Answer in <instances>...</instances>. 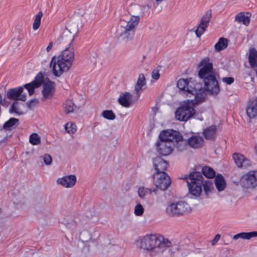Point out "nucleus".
<instances>
[{
    "mask_svg": "<svg viewBox=\"0 0 257 257\" xmlns=\"http://www.w3.org/2000/svg\"><path fill=\"white\" fill-rule=\"evenodd\" d=\"M78 32V26L75 24H69L56 40L55 43L65 49L57 58L53 57L50 62V67L55 76H61L63 72L68 71L72 66L74 58L73 42Z\"/></svg>",
    "mask_w": 257,
    "mask_h": 257,
    "instance_id": "nucleus-1",
    "label": "nucleus"
},
{
    "mask_svg": "<svg viewBox=\"0 0 257 257\" xmlns=\"http://www.w3.org/2000/svg\"><path fill=\"white\" fill-rule=\"evenodd\" d=\"M44 82V76L41 73H39L32 82L26 84L24 87L28 91L29 95L31 96L34 93L35 88L40 86Z\"/></svg>",
    "mask_w": 257,
    "mask_h": 257,
    "instance_id": "nucleus-15",
    "label": "nucleus"
},
{
    "mask_svg": "<svg viewBox=\"0 0 257 257\" xmlns=\"http://www.w3.org/2000/svg\"><path fill=\"white\" fill-rule=\"evenodd\" d=\"M235 20L238 22H242L245 26L248 25L250 19L249 16L245 15L244 13H240L235 17Z\"/></svg>",
    "mask_w": 257,
    "mask_h": 257,
    "instance_id": "nucleus-29",
    "label": "nucleus"
},
{
    "mask_svg": "<svg viewBox=\"0 0 257 257\" xmlns=\"http://www.w3.org/2000/svg\"><path fill=\"white\" fill-rule=\"evenodd\" d=\"M222 80L223 82L226 83L227 84H231L233 82L234 78L231 77H223L222 79Z\"/></svg>",
    "mask_w": 257,
    "mask_h": 257,
    "instance_id": "nucleus-45",
    "label": "nucleus"
},
{
    "mask_svg": "<svg viewBox=\"0 0 257 257\" xmlns=\"http://www.w3.org/2000/svg\"><path fill=\"white\" fill-rule=\"evenodd\" d=\"M118 101L119 104L122 106L128 107L133 102L132 95L129 92H126L120 95Z\"/></svg>",
    "mask_w": 257,
    "mask_h": 257,
    "instance_id": "nucleus-23",
    "label": "nucleus"
},
{
    "mask_svg": "<svg viewBox=\"0 0 257 257\" xmlns=\"http://www.w3.org/2000/svg\"><path fill=\"white\" fill-rule=\"evenodd\" d=\"M209 61L208 57H205L198 64V67H201L199 70L198 76L204 82V87L202 89L204 93L207 92L211 95H217L220 92V87L216 73L213 71L212 63Z\"/></svg>",
    "mask_w": 257,
    "mask_h": 257,
    "instance_id": "nucleus-3",
    "label": "nucleus"
},
{
    "mask_svg": "<svg viewBox=\"0 0 257 257\" xmlns=\"http://www.w3.org/2000/svg\"><path fill=\"white\" fill-rule=\"evenodd\" d=\"M154 184L157 188L166 190L170 186L171 181L169 176L166 173L154 175Z\"/></svg>",
    "mask_w": 257,
    "mask_h": 257,
    "instance_id": "nucleus-11",
    "label": "nucleus"
},
{
    "mask_svg": "<svg viewBox=\"0 0 257 257\" xmlns=\"http://www.w3.org/2000/svg\"><path fill=\"white\" fill-rule=\"evenodd\" d=\"M156 189H148L144 187H140L138 189V192L139 197L141 198H144L147 194H151L152 192H156Z\"/></svg>",
    "mask_w": 257,
    "mask_h": 257,
    "instance_id": "nucleus-34",
    "label": "nucleus"
},
{
    "mask_svg": "<svg viewBox=\"0 0 257 257\" xmlns=\"http://www.w3.org/2000/svg\"><path fill=\"white\" fill-rule=\"evenodd\" d=\"M233 158L235 163L239 168H247L250 165V162L244 156L239 154H234Z\"/></svg>",
    "mask_w": 257,
    "mask_h": 257,
    "instance_id": "nucleus-20",
    "label": "nucleus"
},
{
    "mask_svg": "<svg viewBox=\"0 0 257 257\" xmlns=\"http://www.w3.org/2000/svg\"><path fill=\"white\" fill-rule=\"evenodd\" d=\"M65 129L68 134H74L76 132L77 126L74 123L68 122L65 124Z\"/></svg>",
    "mask_w": 257,
    "mask_h": 257,
    "instance_id": "nucleus-37",
    "label": "nucleus"
},
{
    "mask_svg": "<svg viewBox=\"0 0 257 257\" xmlns=\"http://www.w3.org/2000/svg\"><path fill=\"white\" fill-rule=\"evenodd\" d=\"M38 103V100L37 99H34L31 100L30 101L28 102V107L31 109L33 107L36 105V104Z\"/></svg>",
    "mask_w": 257,
    "mask_h": 257,
    "instance_id": "nucleus-44",
    "label": "nucleus"
},
{
    "mask_svg": "<svg viewBox=\"0 0 257 257\" xmlns=\"http://www.w3.org/2000/svg\"><path fill=\"white\" fill-rule=\"evenodd\" d=\"M21 103L16 101L13 102L10 109V113H16L18 115H22L24 113L20 109Z\"/></svg>",
    "mask_w": 257,
    "mask_h": 257,
    "instance_id": "nucleus-35",
    "label": "nucleus"
},
{
    "mask_svg": "<svg viewBox=\"0 0 257 257\" xmlns=\"http://www.w3.org/2000/svg\"><path fill=\"white\" fill-rule=\"evenodd\" d=\"M211 18V13L210 11H207L202 16L200 23L195 31L196 35L199 38L205 31L206 28L209 25L210 20Z\"/></svg>",
    "mask_w": 257,
    "mask_h": 257,
    "instance_id": "nucleus-13",
    "label": "nucleus"
},
{
    "mask_svg": "<svg viewBox=\"0 0 257 257\" xmlns=\"http://www.w3.org/2000/svg\"><path fill=\"white\" fill-rule=\"evenodd\" d=\"M157 152L163 156L170 155L173 151L172 143L160 140L156 144Z\"/></svg>",
    "mask_w": 257,
    "mask_h": 257,
    "instance_id": "nucleus-17",
    "label": "nucleus"
},
{
    "mask_svg": "<svg viewBox=\"0 0 257 257\" xmlns=\"http://www.w3.org/2000/svg\"><path fill=\"white\" fill-rule=\"evenodd\" d=\"M220 235L219 234H216L213 239L212 240V244H215L220 239Z\"/></svg>",
    "mask_w": 257,
    "mask_h": 257,
    "instance_id": "nucleus-46",
    "label": "nucleus"
},
{
    "mask_svg": "<svg viewBox=\"0 0 257 257\" xmlns=\"http://www.w3.org/2000/svg\"><path fill=\"white\" fill-rule=\"evenodd\" d=\"M160 140L172 143L176 142L179 145L183 143V137L178 134V132L172 130L164 131L159 135Z\"/></svg>",
    "mask_w": 257,
    "mask_h": 257,
    "instance_id": "nucleus-10",
    "label": "nucleus"
},
{
    "mask_svg": "<svg viewBox=\"0 0 257 257\" xmlns=\"http://www.w3.org/2000/svg\"><path fill=\"white\" fill-rule=\"evenodd\" d=\"M257 51L255 49L252 48L249 52L248 56L249 63L252 67L257 66Z\"/></svg>",
    "mask_w": 257,
    "mask_h": 257,
    "instance_id": "nucleus-27",
    "label": "nucleus"
},
{
    "mask_svg": "<svg viewBox=\"0 0 257 257\" xmlns=\"http://www.w3.org/2000/svg\"><path fill=\"white\" fill-rule=\"evenodd\" d=\"M190 210L189 204L183 201L171 203L166 208V213L171 216L183 215Z\"/></svg>",
    "mask_w": 257,
    "mask_h": 257,
    "instance_id": "nucleus-8",
    "label": "nucleus"
},
{
    "mask_svg": "<svg viewBox=\"0 0 257 257\" xmlns=\"http://www.w3.org/2000/svg\"><path fill=\"white\" fill-rule=\"evenodd\" d=\"M169 166V163L160 157H157L153 160V167L156 171L155 174L166 173Z\"/></svg>",
    "mask_w": 257,
    "mask_h": 257,
    "instance_id": "nucleus-16",
    "label": "nucleus"
},
{
    "mask_svg": "<svg viewBox=\"0 0 257 257\" xmlns=\"http://www.w3.org/2000/svg\"><path fill=\"white\" fill-rule=\"evenodd\" d=\"M254 150L255 151L256 155H257V144L254 147Z\"/></svg>",
    "mask_w": 257,
    "mask_h": 257,
    "instance_id": "nucleus-49",
    "label": "nucleus"
},
{
    "mask_svg": "<svg viewBox=\"0 0 257 257\" xmlns=\"http://www.w3.org/2000/svg\"><path fill=\"white\" fill-rule=\"evenodd\" d=\"M150 8L147 6H133L132 8V15L126 20H121L117 30L118 38L124 42L132 41L135 36L137 26L140 22V16L144 14L146 9Z\"/></svg>",
    "mask_w": 257,
    "mask_h": 257,
    "instance_id": "nucleus-2",
    "label": "nucleus"
},
{
    "mask_svg": "<svg viewBox=\"0 0 257 257\" xmlns=\"http://www.w3.org/2000/svg\"><path fill=\"white\" fill-rule=\"evenodd\" d=\"M202 175L198 172H193L189 174L188 177L183 179L187 180L189 193L195 196H199L202 192Z\"/></svg>",
    "mask_w": 257,
    "mask_h": 257,
    "instance_id": "nucleus-7",
    "label": "nucleus"
},
{
    "mask_svg": "<svg viewBox=\"0 0 257 257\" xmlns=\"http://www.w3.org/2000/svg\"><path fill=\"white\" fill-rule=\"evenodd\" d=\"M203 174L207 178H213L215 176V171L210 167L204 166L202 168Z\"/></svg>",
    "mask_w": 257,
    "mask_h": 257,
    "instance_id": "nucleus-30",
    "label": "nucleus"
},
{
    "mask_svg": "<svg viewBox=\"0 0 257 257\" xmlns=\"http://www.w3.org/2000/svg\"><path fill=\"white\" fill-rule=\"evenodd\" d=\"M144 212V208L143 206L140 204H137L134 208V213L136 216H142Z\"/></svg>",
    "mask_w": 257,
    "mask_h": 257,
    "instance_id": "nucleus-41",
    "label": "nucleus"
},
{
    "mask_svg": "<svg viewBox=\"0 0 257 257\" xmlns=\"http://www.w3.org/2000/svg\"><path fill=\"white\" fill-rule=\"evenodd\" d=\"M19 119L14 117L11 118L7 121L3 125V128L7 131H11L12 127L16 124L18 123Z\"/></svg>",
    "mask_w": 257,
    "mask_h": 257,
    "instance_id": "nucleus-32",
    "label": "nucleus"
},
{
    "mask_svg": "<svg viewBox=\"0 0 257 257\" xmlns=\"http://www.w3.org/2000/svg\"><path fill=\"white\" fill-rule=\"evenodd\" d=\"M65 225L67 228L74 231H79L80 230L79 225L77 224L76 221L73 220L67 222L65 224Z\"/></svg>",
    "mask_w": 257,
    "mask_h": 257,
    "instance_id": "nucleus-38",
    "label": "nucleus"
},
{
    "mask_svg": "<svg viewBox=\"0 0 257 257\" xmlns=\"http://www.w3.org/2000/svg\"><path fill=\"white\" fill-rule=\"evenodd\" d=\"M244 188L253 189L257 186V171H251L244 174L240 180Z\"/></svg>",
    "mask_w": 257,
    "mask_h": 257,
    "instance_id": "nucleus-9",
    "label": "nucleus"
},
{
    "mask_svg": "<svg viewBox=\"0 0 257 257\" xmlns=\"http://www.w3.org/2000/svg\"><path fill=\"white\" fill-rule=\"evenodd\" d=\"M203 139L199 136H192L188 139L187 143L189 146L194 149H197L203 146Z\"/></svg>",
    "mask_w": 257,
    "mask_h": 257,
    "instance_id": "nucleus-22",
    "label": "nucleus"
},
{
    "mask_svg": "<svg viewBox=\"0 0 257 257\" xmlns=\"http://www.w3.org/2000/svg\"><path fill=\"white\" fill-rule=\"evenodd\" d=\"M177 87L180 90H183L188 94L194 95L196 102H200L205 98L204 90L202 84L197 83L192 78L180 79L177 82Z\"/></svg>",
    "mask_w": 257,
    "mask_h": 257,
    "instance_id": "nucleus-5",
    "label": "nucleus"
},
{
    "mask_svg": "<svg viewBox=\"0 0 257 257\" xmlns=\"http://www.w3.org/2000/svg\"><path fill=\"white\" fill-rule=\"evenodd\" d=\"M24 88L22 86L11 88L9 89L7 92V97L10 100H21L25 101L26 100V94H22Z\"/></svg>",
    "mask_w": 257,
    "mask_h": 257,
    "instance_id": "nucleus-12",
    "label": "nucleus"
},
{
    "mask_svg": "<svg viewBox=\"0 0 257 257\" xmlns=\"http://www.w3.org/2000/svg\"><path fill=\"white\" fill-rule=\"evenodd\" d=\"M194 100H187L182 102L175 111V117L180 121H186L195 113V104H198Z\"/></svg>",
    "mask_w": 257,
    "mask_h": 257,
    "instance_id": "nucleus-6",
    "label": "nucleus"
},
{
    "mask_svg": "<svg viewBox=\"0 0 257 257\" xmlns=\"http://www.w3.org/2000/svg\"><path fill=\"white\" fill-rule=\"evenodd\" d=\"M214 183L217 189L219 191H223L226 187V182L223 177L220 175L218 174L215 178Z\"/></svg>",
    "mask_w": 257,
    "mask_h": 257,
    "instance_id": "nucleus-25",
    "label": "nucleus"
},
{
    "mask_svg": "<svg viewBox=\"0 0 257 257\" xmlns=\"http://www.w3.org/2000/svg\"><path fill=\"white\" fill-rule=\"evenodd\" d=\"M138 241L140 242L141 248L151 251L152 256L163 253L167 247L171 245V242L168 239L156 234H147L140 237Z\"/></svg>",
    "mask_w": 257,
    "mask_h": 257,
    "instance_id": "nucleus-4",
    "label": "nucleus"
},
{
    "mask_svg": "<svg viewBox=\"0 0 257 257\" xmlns=\"http://www.w3.org/2000/svg\"><path fill=\"white\" fill-rule=\"evenodd\" d=\"M55 91V83L48 80L43 83L42 93V100H46L52 98Z\"/></svg>",
    "mask_w": 257,
    "mask_h": 257,
    "instance_id": "nucleus-14",
    "label": "nucleus"
},
{
    "mask_svg": "<svg viewBox=\"0 0 257 257\" xmlns=\"http://www.w3.org/2000/svg\"><path fill=\"white\" fill-rule=\"evenodd\" d=\"M252 237H253V231H251L249 232H241L236 234L233 236V239L234 240H237L239 238L250 239Z\"/></svg>",
    "mask_w": 257,
    "mask_h": 257,
    "instance_id": "nucleus-31",
    "label": "nucleus"
},
{
    "mask_svg": "<svg viewBox=\"0 0 257 257\" xmlns=\"http://www.w3.org/2000/svg\"><path fill=\"white\" fill-rule=\"evenodd\" d=\"M216 132V126L212 125L205 129L203 131V135L206 139L214 140L215 138Z\"/></svg>",
    "mask_w": 257,
    "mask_h": 257,
    "instance_id": "nucleus-24",
    "label": "nucleus"
},
{
    "mask_svg": "<svg viewBox=\"0 0 257 257\" xmlns=\"http://www.w3.org/2000/svg\"><path fill=\"white\" fill-rule=\"evenodd\" d=\"M178 149L180 151L182 150L183 148H180L179 146H178Z\"/></svg>",
    "mask_w": 257,
    "mask_h": 257,
    "instance_id": "nucleus-50",
    "label": "nucleus"
},
{
    "mask_svg": "<svg viewBox=\"0 0 257 257\" xmlns=\"http://www.w3.org/2000/svg\"><path fill=\"white\" fill-rule=\"evenodd\" d=\"M40 158L43 159L44 163L46 165H49L51 164L52 161V157L49 154H45L44 156L40 157Z\"/></svg>",
    "mask_w": 257,
    "mask_h": 257,
    "instance_id": "nucleus-42",
    "label": "nucleus"
},
{
    "mask_svg": "<svg viewBox=\"0 0 257 257\" xmlns=\"http://www.w3.org/2000/svg\"><path fill=\"white\" fill-rule=\"evenodd\" d=\"M253 237H257V231H253Z\"/></svg>",
    "mask_w": 257,
    "mask_h": 257,
    "instance_id": "nucleus-48",
    "label": "nucleus"
},
{
    "mask_svg": "<svg viewBox=\"0 0 257 257\" xmlns=\"http://www.w3.org/2000/svg\"><path fill=\"white\" fill-rule=\"evenodd\" d=\"M53 45V42H50L49 43V44L48 45V46H47V47L46 48V50H47V52L50 51V50L52 49Z\"/></svg>",
    "mask_w": 257,
    "mask_h": 257,
    "instance_id": "nucleus-47",
    "label": "nucleus"
},
{
    "mask_svg": "<svg viewBox=\"0 0 257 257\" xmlns=\"http://www.w3.org/2000/svg\"><path fill=\"white\" fill-rule=\"evenodd\" d=\"M202 185L203 186L204 191L206 196H208L209 193H210L213 190H214V187L212 183L209 181H202Z\"/></svg>",
    "mask_w": 257,
    "mask_h": 257,
    "instance_id": "nucleus-33",
    "label": "nucleus"
},
{
    "mask_svg": "<svg viewBox=\"0 0 257 257\" xmlns=\"http://www.w3.org/2000/svg\"><path fill=\"white\" fill-rule=\"evenodd\" d=\"M246 114L250 118H254L257 115V98L252 97L247 104Z\"/></svg>",
    "mask_w": 257,
    "mask_h": 257,
    "instance_id": "nucleus-19",
    "label": "nucleus"
},
{
    "mask_svg": "<svg viewBox=\"0 0 257 257\" xmlns=\"http://www.w3.org/2000/svg\"><path fill=\"white\" fill-rule=\"evenodd\" d=\"M76 177L70 175L59 178L57 180V183L65 188H72L76 182Z\"/></svg>",
    "mask_w": 257,
    "mask_h": 257,
    "instance_id": "nucleus-18",
    "label": "nucleus"
},
{
    "mask_svg": "<svg viewBox=\"0 0 257 257\" xmlns=\"http://www.w3.org/2000/svg\"><path fill=\"white\" fill-rule=\"evenodd\" d=\"M146 84V79L144 75L142 73L140 74L135 87V91L136 93V97H137L136 98V100H138L140 96V92L142 91L143 87Z\"/></svg>",
    "mask_w": 257,
    "mask_h": 257,
    "instance_id": "nucleus-21",
    "label": "nucleus"
},
{
    "mask_svg": "<svg viewBox=\"0 0 257 257\" xmlns=\"http://www.w3.org/2000/svg\"><path fill=\"white\" fill-rule=\"evenodd\" d=\"M160 70V67L158 66L152 72V77L155 80H158L160 76L159 72Z\"/></svg>",
    "mask_w": 257,
    "mask_h": 257,
    "instance_id": "nucleus-43",
    "label": "nucleus"
},
{
    "mask_svg": "<svg viewBox=\"0 0 257 257\" xmlns=\"http://www.w3.org/2000/svg\"><path fill=\"white\" fill-rule=\"evenodd\" d=\"M227 46V40L222 37L219 39L218 42L215 45L214 48L216 51L219 52L225 49Z\"/></svg>",
    "mask_w": 257,
    "mask_h": 257,
    "instance_id": "nucleus-28",
    "label": "nucleus"
},
{
    "mask_svg": "<svg viewBox=\"0 0 257 257\" xmlns=\"http://www.w3.org/2000/svg\"><path fill=\"white\" fill-rule=\"evenodd\" d=\"M102 116L109 120H113L115 118V115L112 110H104L102 113Z\"/></svg>",
    "mask_w": 257,
    "mask_h": 257,
    "instance_id": "nucleus-40",
    "label": "nucleus"
},
{
    "mask_svg": "<svg viewBox=\"0 0 257 257\" xmlns=\"http://www.w3.org/2000/svg\"><path fill=\"white\" fill-rule=\"evenodd\" d=\"M64 111L67 113L73 112L77 109L76 105L70 100H67L63 104Z\"/></svg>",
    "mask_w": 257,
    "mask_h": 257,
    "instance_id": "nucleus-26",
    "label": "nucleus"
},
{
    "mask_svg": "<svg viewBox=\"0 0 257 257\" xmlns=\"http://www.w3.org/2000/svg\"><path fill=\"white\" fill-rule=\"evenodd\" d=\"M43 16V13L41 11L38 12L36 15L35 20L33 24V29L34 30H37L41 24V20Z\"/></svg>",
    "mask_w": 257,
    "mask_h": 257,
    "instance_id": "nucleus-36",
    "label": "nucleus"
},
{
    "mask_svg": "<svg viewBox=\"0 0 257 257\" xmlns=\"http://www.w3.org/2000/svg\"><path fill=\"white\" fill-rule=\"evenodd\" d=\"M29 142L33 145H38L41 143V139L37 134L33 133L30 136Z\"/></svg>",
    "mask_w": 257,
    "mask_h": 257,
    "instance_id": "nucleus-39",
    "label": "nucleus"
}]
</instances>
